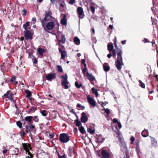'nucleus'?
I'll use <instances>...</instances> for the list:
<instances>
[{"label":"nucleus","mask_w":158,"mask_h":158,"mask_svg":"<svg viewBox=\"0 0 158 158\" xmlns=\"http://www.w3.org/2000/svg\"><path fill=\"white\" fill-rule=\"evenodd\" d=\"M105 112L107 114H109L110 112V110L108 108H106L105 109Z\"/></svg>","instance_id":"51"},{"label":"nucleus","mask_w":158,"mask_h":158,"mask_svg":"<svg viewBox=\"0 0 158 158\" xmlns=\"http://www.w3.org/2000/svg\"><path fill=\"white\" fill-rule=\"evenodd\" d=\"M57 40L60 42L64 43L65 41V38L64 36L60 33L56 35Z\"/></svg>","instance_id":"8"},{"label":"nucleus","mask_w":158,"mask_h":158,"mask_svg":"<svg viewBox=\"0 0 158 158\" xmlns=\"http://www.w3.org/2000/svg\"><path fill=\"white\" fill-rule=\"evenodd\" d=\"M139 85L142 88L144 89L145 88V85L140 80H139Z\"/></svg>","instance_id":"33"},{"label":"nucleus","mask_w":158,"mask_h":158,"mask_svg":"<svg viewBox=\"0 0 158 158\" xmlns=\"http://www.w3.org/2000/svg\"><path fill=\"white\" fill-rule=\"evenodd\" d=\"M59 47L58 48L59 51L60 52L63 51L64 49V46L59 44Z\"/></svg>","instance_id":"30"},{"label":"nucleus","mask_w":158,"mask_h":158,"mask_svg":"<svg viewBox=\"0 0 158 158\" xmlns=\"http://www.w3.org/2000/svg\"><path fill=\"white\" fill-rule=\"evenodd\" d=\"M59 140L62 143H66L70 140V136L66 133H61L60 135Z\"/></svg>","instance_id":"4"},{"label":"nucleus","mask_w":158,"mask_h":158,"mask_svg":"<svg viewBox=\"0 0 158 158\" xmlns=\"http://www.w3.org/2000/svg\"><path fill=\"white\" fill-rule=\"evenodd\" d=\"M77 12L78 17L80 19H82L84 17V14L83 8L81 7H78L77 9Z\"/></svg>","instance_id":"7"},{"label":"nucleus","mask_w":158,"mask_h":158,"mask_svg":"<svg viewBox=\"0 0 158 158\" xmlns=\"http://www.w3.org/2000/svg\"><path fill=\"white\" fill-rule=\"evenodd\" d=\"M119 141L121 143H122L123 142H124V141H123L121 138V137H120V136H119Z\"/></svg>","instance_id":"57"},{"label":"nucleus","mask_w":158,"mask_h":158,"mask_svg":"<svg viewBox=\"0 0 158 158\" xmlns=\"http://www.w3.org/2000/svg\"><path fill=\"white\" fill-rule=\"evenodd\" d=\"M30 22H27L25 23L23 25V27L25 30V31L27 30V27L29 26Z\"/></svg>","instance_id":"27"},{"label":"nucleus","mask_w":158,"mask_h":158,"mask_svg":"<svg viewBox=\"0 0 158 158\" xmlns=\"http://www.w3.org/2000/svg\"><path fill=\"white\" fill-rule=\"evenodd\" d=\"M69 151L70 155H71L72 154L74 153V149L73 148H69Z\"/></svg>","instance_id":"42"},{"label":"nucleus","mask_w":158,"mask_h":158,"mask_svg":"<svg viewBox=\"0 0 158 158\" xmlns=\"http://www.w3.org/2000/svg\"><path fill=\"white\" fill-rule=\"evenodd\" d=\"M17 126L20 128L22 127V124L20 121H18L16 122Z\"/></svg>","instance_id":"41"},{"label":"nucleus","mask_w":158,"mask_h":158,"mask_svg":"<svg viewBox=\"0 0 158 158\" xmlns=\"http://www.w3.org/2000/svg\"><path fill=\"white\" fill-rule=\"evenodd\" d=\"M113 122L114 123H118V120L117 119H116V118H114L113 120Z\"/></svg>","instance_id":"59"},{"label":"nucleus","mask_w":158,"mask_h":158,"mask_svg":"<svg viewBox=\"0 0 158 158\" xmlns=\"http://www.w3.org/2000/svg\"><path fill=\"white\" fill-rule=\"evenodd\" d=\"M105 139L103 138L101 135H99L97 139L96 142L99 143L102 142Z\"/></svg>","instance_id":"23"},{"label":"nucleus","mask_w":158,"mask_h":158,"mask_svg":"<svg viewBox=\"0 0 158 158\" xmlns=\"http://www.w3.org/2000/svg\"><path fill=\"white\" fill-rule=\"evenodd\" d=\"M22 145L23 150L25 151L26 154H28L29 155V156H27L26 158H32L33 155L29 151L30 149L31 150L30 144L27 143H22Z\"/></svg>","instance_id":"2"},{"label":"nucleus","mask_w":158,"mask_h":158,"mask_svg":"<svg viewBox=\"0 0 158 158\" xmlns=\"http://www.w3.org/2000/svg\"><path fill=\"white\" fill-rule=\"evenodd\" d=\"M37 110V108L35 107H33L30 108L28 111V112L29 113L34 112L35 110Z\"/></svg>","instance_id":"26"},{"label":"nucleus","mask_w":158,"mask_h":158,"mask_svg":"<svg viewBox=\"0 0 158 158\" xmlns=\"http://www.w3.org/2000/svg\"><path fill=\"white\" fill-rule=\"evenodd\" d=\"M38 52L40 56H43L44 50L43 48H40L38 49Z\"/></svg>","instance_id":"25"},{"label":"nucleus","mask_w":158,"mask_h":158,"mask_svg":"<svg viewBox=\"0 0 158 158\" xmlns=\"http://www.w3.org/2000/svg\"><path fill=\"white\" fill-rule=\"evenodd\" d=\"M73 41L74 43L76 45H78L80 44V40L77 37H75L74 38Z\"/></svg>","instance_id":"24"},{"label":"nucleus","mask_w":158,"mask_h":158,"mask_svg":"<svg viewBox=\"0 0 158 158\" xmlns=\"http://www.w3.org/2000/svg\"><path fill=\"white\" fill-rule=\"evenodd\" d=\"M61 77L64 79L63 81H68V76L67 74H65L64 75L62 76Z\"/></svg>","instance_id":"44"},{"label":"nucleus","mask_w":158,"mask_h":158,"mask_svg":"<svg viewBox=\"0 0 158 158\" xmlns=\"http://www.w3.org/2000/svg\"><path fill=\"white\" fill-rule=\"evenodd\" d=\"M13 96L14 94L11 91L9 90L3 96L4 97H6L8 98L11 101H13L14 102V100H13Z\"/></svg>","instance_id":"9"},{"label":"nucleus","mask_w":158,"mask_h":158,"mask_svg":"<svg viewBox=\"0 0 158 158\" xmlns=\"http://www.w3.org/2000/svg\"><path fill=\"white\" fill-rule=\"evenodd\" d=\"M127 148L126 147V145L125 142H123L121 143V149L122 151L123 152L127 153Z\"/></svg>","instance_id":"15"},{"label":"nucleus","mask_w":158,"mask_h":158,"mask_svg":"<svg viewBox=\"0 0 158 158\" xmlns=\"http://www.w3.org/2000/svg\"><path fill=\"white\" fill-rule=\"evenodd\" d=\"M7 149H4L2 151V153L3 154H5L7 153Z\"/></svg>","instance_id":"63"},{"label":"nucleus","mask_w":158,"mask_h":158,"mask_svg":"<svg viewBox=\"0 0 158 158\" xmlns=\"http://www.w3.org/2000/svg\"><path fill=\"white\" fill-rule=\"evenodd\" d=\"M75 85L76 87L78 89L80 88L81 87L82 88H83V87L82 84H79L77 82H76L75 83Z\"/></svg>","instance_id":"29"},{"label":"nucleus","mask_w":158,"mask_h":158,"mask_svg":"<svg viewBox=\"0 0 158 158\" xmlns=\"http://www.w3.org/2000/svg\"><path fill=\"white\" fill-rule=\"evenodd\" d=\"M49 135L50 138H53L54 137V135L53 134H49Z\"/></svg>","instance_id":"62"},{"label":"nucleus","mask_w":158,"mask_h":158,"mask_svg":"<svg viewBox=\"0 0 158 158\" xmlns=\"http://www.w3.org/2000/svg\"><path fill=\"white\" fill-rule=\"evenodd\" d=\"M87 71V69L86 67H85V68H84L82 70V72L84 74Z\"/></svg>","instance_id":"60"},{"label":"nucleus","mask_w":158,"mask_h":158,"mask_svg":"<svg viewBox=\"0 0 158 158\" xmlns=\"http://www.w3.org/2000/svg\"><path fill=\"white\" fill-rule=\"evenodd\" d=\"M32 118L33 117L31 116H27L25 117L24 120L31 123L32 122Z\"/></svg>","instance_id":"22"},{"label":"nucleus","mask_w":158,"mask_h":158,"mask_svg":"<svg viewBox=\"0 0 158 158\" xmlns=\"http://www.w3.org/2000/svg\"><path fill=\"white\" fill-rule=\"evenodd\" d=\"M108 103V102H102L101 105L102 106H103V105L105 106L106 104H107Z\"/></svg>","instance_id":"54"},{"label":"nucleus","mask_w":158,"mask_h":158,"mask_svg":"<svg viewBox=\"0 0 158 158\" xmlns=\"http://www.w3.org/2000/svg\"><path fill=\"white\" fill-rule=\"evenodd\" d=\"M61 23L63 25H65L66 24V21L65 19L63 18L61 20Z\"/></svg>","instance_id":"40"},{"label":"nucleus","mask_w":158,"mask_h":158,"mask_svg":"<svg viewBox=\"0 0 158 158\" xmlns=\"http://www.w3.org/2000/svg\"><path fill=\"white\" fill-rule=\"evenodd\" d=\"M56 66L58 69V71L60 73L62 72L63 70L61 66L59 65H57Z\"/></svg>","instance_id":"38"},{"label":"nucleus","mask_w":158,"mask_h":158,"mask_svg":"<svg viewBox=\"0 0 158 158\" xmlns=\"http://www.w3.org/2000/svg\"><path fill=\"white\" fill-rule=\"evenodd\" d=\"M152 47L155 48V49L156 50H157V45L155 44V43H154L152 44Z\"/></svg>","instance_id":"52"},{"label":"nucleus","mask_w":158,"mask_h":158,"mask_svg":"<svg viewBox=\"0 0 158 158\" xmlns=\"http://www.w3.org/2000/svg\"><path fill=\"white\" fill-rule=\"evenodd\" d=\"M118 126L120 129L122 127V125L120 122H118Z\"/></svg>","instance_id":"61"},{"label":"nucleus","mask_w":158,"mask_h":158,"mask_svg":"<svg viewBox=\"0 0 158 158\" xmlns=\"http://www.w3.org/2000/svg\"><path fill=\"white\" fill-rule=\"evenodd\" d=\"M135 138L133 136H132L130 138V140L131 141V144H132L135 141Z\"/></svg>","instance_id":"48"},{"label":"nucleus","mask_w":158,"mask_h":158,"mask_svg":"<svg viewBox=\"0 0 158 158\" xmlns=\"http://www.w3.org/2000/svg\"><path fill=\"white\" fill-rule=\"evenodd\" d=\"M141 134L143 137H146L148 135V131L147 130H144L142 131Z\"/></svg>","instance_id":"21"},{"label":"nucleus","mask_w":158,"mask_h":158,"mask_svg":"<svg viewBox=\"0 0 158 158\" xmlns=\"http://www.w3.org/2000/svg\"><path fill=\"white\" fill-rule=\"evenodd\" d=\"M86 77L87 79L90 81H94L95 80V77L91 74L89 73L88 72L87 73Z\"/></svg>","instance_id":"17"},{"label":"nucleus","mask_w":158,"mask_h":158,"mask_svg":"<svg viewBox=\"0 0 158 158\" xmlns=\"http://www.w3.org/2000/svg\"><path fill=\"white\" fill-rule=\"evenodd\" d=\"M55 21H51L48 22L47 23H45L44 26L42 25V27H43L45 31H47L48 30H51L54 27L55 24Z\"/></svg>","instance_id":"3"},{"label":"nucleus","mask_w":158,"mask_h":158,"mask_svg":"<svg viewBox=\"0 0 158 158\" xmlns=\"http://www.w3.org/2000/svg\"><path fill=\"white\" fill-rule=\"evenodd\" d=\"M33 118V120L35 122H38L39 119L38 117L37 116H34Z\"/></svg>","instance_id":"46"},{"label":"nucleus","mask_w":158,"mask_h":158,"mask_svg":"<svg viewBox=\"0 0 158 158\" xmlns=\"http://www.w3.org/2000/svg\"><path fill=\"white\" fill-rule=\"evenodd\" d=\"M56 78V74L55 73H49L46 76V78L49 81H51L52 80Z\"/></svg>","instance_id":"10"},{"label":"nucleus","mask_w":158,"mask_h":158,"mask_svg":"<svg viewBox=\"0 0 158 158\" xmlns=\"http://www.w3.org/2000/svg\"><path fill=\"white\" fill-rule=\"evenodd\" d=\"M75 122L76 123V126L77 127H79L81 124V122L78 119L76 120Z\"/></svg>","instance_id":"43"},{"label":"nucleus","mask_w":158,"mask_h":158,"mask_svg":"<svg viewBox=\"0 0 158 158\" xmlns=\"http://www.w3.org/2000/svg\"><path fill=\"white\" fill-rule=\"evenodd\" d=\"M75 0H70L69 3L71 5H73L75 2Z\"/></svg>","instance_id":"49"},{"label":"nucleus","mask_w":158,"mask_h":158,"mask_svg":"<svg viewBox=\"0 0 158 158\" xmlns=\"http://www.w3.org/2000/svg\"><path fill=\"white\" fill-rule=\"evenodd\" d=\"M87 131L90 134H93L95 132V131L94 130L92 129L91 128H88L87 129Z\"/></svg>","instance_id":"32"},{"label":"nucleus","mask_w":158,"mask_h":158,"mask_svg":"<svg viewBox=\"0 0 158 158\" xmlns=\"http://www.w3.org/2000/svg\"><path fill=\"white\" fill-rule=\"evenodd\" d=\"M143 42L144 43H146L147 42H149V41H148V39H147L144 38Z\"/></svg>","instance_id":"64"},{"label":"nucleus","mask_w":158,"mask_h":158,"mask_svg":"<svg viewBox=\"0 0 158 158\" xmlns=\"http://www.w3.org/2000/svg\"><path fill=\"white\" fill-rule=\"evenodd\" d=\"M81 120L82 122L83 123H86L88 119L87 116L85 114L84 112H83L81 114Z\"/></svg>","instance_id":"14"},{"label":"nucleus","mask_w":158,"mask_h":158,"mask_svg":"<svg viewBox=\"0 0 158 158\" xmlns=\"http://www.w3.org/2000/svg\"><path fill=\"white\" fill-rule=\"evenodd\" d=\"M137 153V155L139 158H141V157L142 155V153L140 151V150L136 151Z\"/></svg>","instance_id":"45"},{"label":"nucleus","mask_w":158,"mask_h":158,"mask_svg":"<svg viewBox=\"0 0 158 158\" xmlns=\"http://www.w3.org/2000/svg\"><path fill=\"white\" fill-rule=\"evenodd\" d=\"M90 8L92 13L93 14H94L95 11V8H94V7L93 6H90Z\"/></svg>","instance_id":"47"},{"label":"nucleus","mask_w":158,"mask_h":158,"mask_svg":"<svg viewBox=\"0 0 158 158\" xmlns=\"http://www.w3.org/2000/svg\"><path fill=\"white\" fill-rule=\"evenodd\" d=\"M57 3H64V0H58Z\"/></svg>","instance_id":"58"},{"label":"nucleus","mask_w":158,"mask_h":158,"mask_svg":"<svg viewBox=\"0 0 158 158\" xmlns=\"http://www.w3.org/2000/svg\"><path fill=\"white\" fill-rule=\"evenodd\" d=\"M151 145L152 146H155L157 142L155 139L152 137H151Z\"/></svg>","instance_id":"20"},{"label":"nucleus","mask_w":158,"mask_h":158,"mask_svg":"<svg viewBox=\"0 0 158 158\" xmlns=\"http://www.w3.org/2000/svg\"><path fill=\"white\" fill-rule=\"evenodd\" d=\"M26 132L28 133L31 132L35 128V126L33 125L32 123H30L28 125H26Z\"/></svg>","instance_id":"11"},{"label":"nucleus","mask_w":158,"mask_h":158,"mask_svg":"<svg viewBox=\"0 0 158 158\" xmlns=\"http://www.w3.org/2000/svg\"><path fill=\"white\" fill-rule=\"evenodd\" d=\"M58 158H65V156L64 155H63L62 156H61L60 155H58Z\"/></svg>","instance_id":"56"},{"label":"nucleus","mask_w":158,"mask_h":158,"mask_svg":"<svg viewBox=\"0 0 158 158\" xmlns=\"http://www.w3.org/2000/svg\"><path fill=\"white\" fill-rule=\"evenodd\" d=\"M91 90L92 91V92L93 93H94L95 95L96 96H98V93L96 89H95V88L94 87H93L91 89Z\"/></svg>","instance_id":"36"},{"label":"nucleus","mask_w":158,"mask_h":158,"mask_svg":"<svg viewBox=\"0 0 158 158\" xmlns=\"http://www.w3.org/2000/svg\"><path fill=\"white\" fill-rule=\"evenodd\" d=\"M117 56V59H120L122 60V55L123 54V51L121 49L119 48L116 49Z\"/></svg>","instance_id":"13"},{"label":"nucleus","mask_w":158,"mask_h":158,"mask_svg":"<svg viewBox=\"0 0 158 158\" xmlns=\"http://www.w3.org/2000/svg\"><path fill=\"white\" fill-rule=\"evenodd\" d=\"M19 134L20 135V136L22 137H23L24 136H25L26 134V133L23 131V130H22L20 131L19 132Z\"/></svg>","instance_id":"34"},{"label":"nucleus","mask_w":158,"mask_h":158,"mask_svg":"<svg viewBox=\"0 0 158 158\" xmlns=\"http://www.w3.org/2000/svg\"><path fill=\"white\" fill-rule=\"evenodd\" d=\"M61 54V57L63 59H64L66 56L67 53L65 51H64L60 52Z\"/></svg>","instance_id":"28"},{"label":"nucleus","mask_w":158,"mask_h":158,"mask_svg":"<svg viewBox=\"0 0 158 158\" xmlns=\"http://www.w3.org/2000/svg\"><path fill=\"white\" fill-rule=\"evenodd\" d=\"M87 99L88 102L93 107L95 106V101L92 98H91L89 95L87 96Z\"/></svg>","instance_id":"12"},{"label":"nucleus","mask_w":158,"mask_h":158,"mask_svg":"<svg viewBox=\"0 0 158 158\" xmlns=\"http://www.w3.org/2000/svg\"><path fill=\"white\" fill-rule=\"evenodd\" d=\"M101 155L103 158H109V153L105 150H103L101 152Z\"/></svg>","instance_id":"16"},{"label":"nucleus","mask_w":158,"mask_h":158,"mask_svg":"<svg viewBox=\"0 0 158 158\" xmlns=\"http://www.w3.org/2000/svg\"><path fill=\"white\" fill-rule=\"evenodd\" d=\"M52 13L50 11H46L44 18L42 19H41L42 25L44 26L45 23H47L49 21H55V20H56V19L52 16Z\"/></svg>","instance_id":"1"},{"label":"nucleus","mask_w":158,"mask_h":158,"mask_svg":"<svg viewBox=\"0 0 158 158\" xmlns=\"http://www.w3.org/2000/svg\"><path fill=\"white\" fill-rule=\"evenodd\" d=\"M24 34L26 40H31L32 38L33 32L30 30H27L24 31Z\"/></svg>","instance_id":"5"},{"label":"nucleus","mask_w":158,"mask_h":158,"mask_svg":"<svg viewBox=\"0 0 158 158\" xmlns=\"http://www.w3.org/2000/svg\"><path fill=\"white\" fill-rule=\"evenodd\" d=\"M79 131L81 133L83 134H84L85 131L84 128L82 126H81L79 128Z\"/></svg>","instance_id":"37"},{"label":"nucleus","mask_w":158,"mask_h":158,"mask_svg":"<svg viewBox=\"0 0 158 158\" xmlns=\"http://www.w3.org/2000/svg\"><path fill=\"white\" fill-rule=\"evenodd\" d=\"M108 50L109 51H111L113 48V46L112 44H108L107 45Z\"/></svg>","instance_id":"35"},{"label":"nucleus","mask_w":158,"mask_h":158,"mask_svg":"<svg viewBox=\"0 0 158 158\" xmlns=\"http://www.w3.org/2000/svg\"><path fill=\"white\" fill-rule=\"evenodd\" d=\"M136 151L140 150L139 146L138 145H136Z\"/></svg>","instance_id":"55"},{"label":"nucleus","mask_w":158,"mask_h":158,"mask_svg":"<svg viewBox=\"0 0 158 158\" xmlns=\"http://www.w3.org/2000/svg\"><path fill=\"white\" fill-rule=\"evenodd\" d=\"M25 93L27 94V97L31 96V92L28 90H26L25 91Z\"/></svg>","instance_id":"39"},{"label":"nucleus","mask_w":158,"mask_h":158,"mask_svg":"<svg viewBox=\"0 0 158 158\" xmlns=\"http://www.w3.org/2000/svg\"><path fill=\"white\" fill-rule=\"evenodd\" d=\"M23 15L24 16L26 15L27 12V10L25 9H24L23 10Z\"/></svg>","instance_id":"53"},{"label":"nucleus","mask_w":158,"mask_h":158,"mask_svg":"<svg viewBox=\"0 0 158 158\" xmlns=\"http://www.w3.org/2000/svg\"><path fill=\"white\" fill-rule=\"evenodd\" d=\"M115 65L118 70L120 71L122 68V66L123 65V58H122V60L121 59L117 58L115 62Z\"/></svg>","instance_id":"6"},{"label":"nucleus","mask_w":158,"mask_h":158,"mask_svg":"<svg viewBox=\"0 0 158 158\" xmlns=\"http://www.w3.org/2000/svg\"><path fill=\"white\" fill-rule=\"evenodd\" d=\"M68 81H63L61 83V84L64 87L65 89H68L69 88V86L68 85Z\"/></svg>","instance_id":"19"},{"label":"nucleus","mask_w":158,"mask_h":158,"mask_svg":"<svg viewBox=\"0 0 158 158\" xmlns=\"http://www.w3.org/2000/svg\"><path fill=\"white\" fill-rule=\"evenodd\" d=\"M41 114L44 116H46L48 114L47 111L45 110L41 111Z\"/></svg>","instance_id":"31"},{"label":"nucleus","mask_w":158,"mask_h":158,"mask_svg":"<svg viewBox=\"0 0 158 158\" xmlns=\"http://www.w3.org/2000/svg\"><path fill=\"white\" fill-rule=\"evenodd\" d=\"M103 69L105 72H107L110 70V67L108 65V64L106 63H105L103 65Z\"/></svg>","instance_id":"18"},{"label":"nucleus","mask_w":158,"mask_h":158,"mask_svg":"<svg viewBox=\"0 0 158 158\" xmlns=\"http://www.w3.org/2000/svg\"><path fill=\"white\" fill-rule=\"evenodd\" d=\"M81 63L82 64H83L85 67H86V64L85 63V60L84 59H82L81 60Z\"/></svg>","instance_id":"50"}]
</instances>
